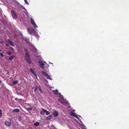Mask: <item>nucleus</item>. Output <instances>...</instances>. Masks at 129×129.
Here are the masks:
<instances>
[{"label":"nucleus","instance_id":"nucleus-32","mask_svg":"<svg viewBox=\"0 0 129 129\" xmlns=\"http://www.w3.org/2000/svg\"><path fill=\"white\" fill-rule=\"evenodd\" d=\"M2 83V81L0 80V84H1Z\"/></svg>","mask_w":129,"mask_h":129},{"label":"nucleus","instance_id":"nucleus-10","mask_svg":"<svg viewBox=\"0 0 129 129\" xmlns=\"http://www.w3.org/2000/svg\"><path fill=\"white\" fill-rule=\"evenodd\" d=\"M30 71L33 74H34V75L36 77H37V75H36V74L35 73L33 70V69L31 68L30 69Z\"/></svg>","mask_w":129,"mask_h":129},{"label":"nucleus","instance_id":"nucleus-12","mask_svg":"<svg viewBox=\"0 0 129 129\" xmlns=\"http://www.w3.org/2000/svg\"><path fill=\"white\" fill-rule=\"evenodd\" d=\"M52 116L50 115L48 117H46V119L47 120H49L52 118Z\"/></svg>","mask_w":129,"mask_h":129},{"label":"nucleus","instance_id":"nucleus-33","mask_svg":"<svg viewBox=\"0 0 129 129\" xmlns=\"http://www.w3.org/2000/svg\"><path fill=\"white\" fill-rule=\"evenodd\" d=\"M46 80V82L47 83H48V81H47V80Z\"/></svg>","mask_w":129,"mask_h":129},{"label":"nucleus","instance_id":"nucleus-40","mask_svg":"<svg viewBox=\"0 0 129 129\" xmlns=\"http://www.w3.org/2000/svg\"><path fill=\"white\" fill-rule=\"evenodd\" d=\"M14 72H13V74Z\"/></svg>","mask_w":129,"mask_h":129},{"label":"nucleus","instance_id":"nucleus-34","mask_svg":"<svg viewBox=\"0 0 129 129\" xmlns=\"http://www.w3.org/2000/svg\"><path fill=\"white\" fill-rule=\"evenodd\" d=\"M60 103H61V104H63V103H64V102H61Z\"/></svg>","mask_w":129,"mask_h":129},{"label":"nucleus","instance_id":"nucleus-30","mask_svg":"<svg viewBox=\"0 0 129 129\" xmlns=\"http://www.w3.org/2000/svg\"><path fill=\"white\" fill-rule=\"evenodd\" d=\"M6 74L8 75H9V72L8 71H7V73H6Z\"/></svg>","mask_w":129,"mask_h":129},{"label":"nucleus","instance_id":"nucleus-28","mask_svg":"<svg viewBox=\"0 0 129 129\" xmlns=\"http://www.w3.org/2000/svg\"><path fill=\"white\" fill-rule=\"evenodd\" d=\"M74 117H75V118H78V116L76 115V114H75V116H74Z\"/></svg>","mask_w":129,"mask_h":129},{"label":"nucleus","instance_id":"nucleus-41","mask_svg":"<svg viewBox=\"0 0 129 129\" xmlns=\"http://www.w3.org/2000/svg\"><path fill=\"white\" fill-rule=\"evenodd\" d=\"M2 43V42H1V43Z\"/></svg>","mask_w":129,"mask_h":129},{"label":"nucleus","instance_id":"nucleus-38","mask_svg":"<svg viewBox=\"0 0 129 129\" xmlns=\"http://www.w3.org/2000/svg\"><path fill=\"white\" fill-rule=\"evenodd\" d=\"M14 72H13V74Z\"/></svg>","mask_w":129,"mask_h":129},{"label":"nucleus","instance_id":"nucleus-36","mask_svg":"<svg viewBox=\"0 0 129 129\" xmlns=\"http://www.w3.org/2000/svg\"><path fill=\"white\" fill-rule=\"evenodd\" d=\"M58 101L60 102V101L58 100Z\"/></svg>","mask_w":129,"mask_h":129},{"label":"nucleus","instance_id":"nucleus-14","mask_svg":"<svg viewBox=\"0 0 129 129\" xmlns=\"http://www.w3.org/2000/svg\"><path fill=\"white\" fill-rule=\"evenodd\" d=\"M39 124V122H35L34 123V125L36 126H38Z\"/></svg>","mask_w":129,"mask_h":129},{"label":"nucleus","instance_id":"nucleus-3","mask_svg":"<svg viewBox=\"0 0 129 129\" xmlns=\"http://www.w3.org/2000/svg\"><path fill=\"white\" fill-rule=\"evenodd\" d=\"M27 30L29 34L30 35H33L34 34L35 31L34 29H30L29 28H27Z\"/></svg>","mask_w":129,"mask_h":129},{"label":"nucleus","instance_id":"nucleus-42","mask_svg":"<svg viewBox=\"0 0 129 129\" xmlns=\"http://www.w3.org/2000/svg\"><path fill=\"white\" fill-rule=\"evenodd\" d=\"M30 110H31V108H30Z\"/></svg>","mask_w":129,"mask_h":129},{"label":"nucleus","instance_id":"nucleus-4","mask_svg":"<svg viewBox=\"0 0 129 129\" xmlns=\"http://www.w3.org/2000/svg\"><path fill=\"white\" fill-rule=\"evenodd\" d=\"M30 22L31 24L34 26V27H38V26L36 25L34 20L32 19V18H30Z\"/></svg>","mask_w":129,"mask_h":129},{"label":"nucleus","instance_id":"nucleus-1","mask_svg":"<svg viewBox=\"0 0 129 129\" xmlns=\"http://www.w3.org/2000/svg\"><path fill=\"white\" fill-rule=\"evenodd\" d=\"M25 52V58L28 64L31 63V61L30 59V56L28 54V52L27 50L25 49H24Z\"/></svg>","mask_w":129,"mask_h":129},{"label":"nucleus","instance_id":"nucleus-44","mask_svg":"<svg viewBox=\"0 0 129 129\" xmlns=\"http://www.w3.org/2000/svg\"><path fill=\"white\" fill-rule=\"evenodd\" d=\"M10 120H11V119H10Z\"/></svg>","mask_w":129,"mask_h":129},{"label":"nucleus","instance_id":"nucleus-29","mask_svg":"<svg viewBox=\"0 0 129 129\" xmlns=\"http://www.w3.org/2000/svg\"><path fill=\"white\" fill-rule=\"evenodd\" d=\"M6 46L7 47H8L9 46V45L8 44H6Z\"/></svg>","mask_w":129,"mask_h":129},{"label":"nucleus","instance_id":"nucleus-35","mask_svg":"<svg viewBox=\"0 0 129 129\" xmlns=\"http://www.w3.org/2000/svg\"><path fill=\"white\" fill-rule=\"evenodd\" d=\"M2 51V50L0 49V52H1Z\"/></svg>","mask_w":129,"mask_h":129},{"label":"nucleus","instance_id":"nucleus-21","mask_svg":"<svg viewBox=\"0 0 129 129\" xmlns=\"http://www.w3.org/2000/svg\"><path fill=\"white\" fill-rule=\"evenodd\" d=\"M45 113L47 115H48L50 114V112L49 111H47L46 110V111L45 112Z\"/></svg>","mask_w":129,"mask_h":129},{"label":"nucleus","instance_id":"nucleus-24","mask_svg":"<svg viewBox=\"0 0 129 129\" xmlns=\"http://www.w3.org/2000/svg\"><path fill=\"white\" fill-rule=\"evenodd\" d=\"M21 119L22 118L20 116H19L18 117V119L19 121H21Z\"/></svg>","mask_w":129,"mask_h":129},{"label":"nucleus","instance_id":"nucleus-31","mask_svg":"<svg viewBox=\"0 0 129 129\" xmlns=\"http://www.w3.org/2000/svg\"><path fill=\"white\" fill-rule=\"evenodd\" d=\"M14 99L15 100H17L18 99L17 98H15Z\"/></svg>","mask_w":129,"mask_h":129},{"label":"nucleus","instance_id":"nucleus-8","mask_svg":"<svg viewBox=\"0 0 129 129\" xmlns=\"http://www.w3.org/2000/svg\"><path fill=\"white\" fill-rule=\"evenodd\" d=\"M53 116L54 117H56L58 115V112L56 111H55L53 113Z\"/></svg>","mask_w":129,"mask_h":129},{"label":"nucleus","instance_id":"nucleus-9","mask_svg":"<svg viewBox=\"0 0 129 129\" xmlns=\"http://www.w3.org/2000/svg\"><path fill=\"white\" fill-rule=\"evenodd\" d=\"M46 111V110L44 109L43 108L42 109L41 112V114L42 115H44L45 114V112Z\"/></svg>","mask_w":129,"mask_h":129},{"label":"nucleus","instance_id":"nucleus-5","mask_svg":"<svg viewBox=\"0 0 129 129\" xmlns=\"http://www.w3.org/2000/svg\"><path fill=\"white\" fill-rule=\"evenodd\" d=\"M38 62L40 65V67L42 69H44V63L42 61H38Z\"/></svg>","mask_w":129,"mask_h":129},{"label":"nucleus","instance_id":"nucleus-27","mask_svg":"<svg viewBox=\"0 0 129 129\" xmlns=\"http://www.w3.org/2000/svg\"><path fill=\"white\" fill-rule=\"evenodd\" d=\"M7 53L9 55H10L11 54V51H10L7 52Z\"/></svg>","mask_w":129,"mask_h":129},{"label":"nucleus","instance_id":"nucleus-7","mask_svg":"<svg viewBox=\"0 0 129 129\" xmlns=\"http://www.w3.org/2000/svg\"><path fill=\"white\" fill-rule=\"evenodd\" d=\"M7 42L8 43L9 42L12 46H14L15 44L13 42L11 41L9 39H8Z\"/></svg>","mask_w":129,"mask_h":129},{"label":"nucleus","instance_id":"nucleus-37","mask_svg":"<svg viewBox=\"0 0 129 129\" xmlns=\"http://www.w3.org/2000/svg\"><path fill=\"white\" fill-rule=\"evenodd\" d=\"M21 35V36H22V35Z\"/></svg>","mask_w":129,"mask_h":129},{"label":"nucleus","instance_id":"nucleus-25","mask_svg":"<svg viewBox=\"0 0 129 129\" xmlns=\"http://www.w3.org/2000/svg\"><path fill=\"white\" fill-rule=\"evenodd\" d=\"M25 2V3L27 4V5H28L29 4L28 2H27V1L26 0H24Z\"/></svg>","mask_w":129,"mask_h":129},{"label":"nucleus","instance_id":"nucleus-17","mask_svg":"<svg viewBox=\"0 0 129 129\" xmlns=\"http://www.w3.org/2000/svg\"><path fill=\"white\" fill-rule=\"evenodd\" d=\"M42 73L43 75L46 77L48 75L47 74L44 72H42Z\"/></svg>","mask_w":129,"mask_h":129},{"label":"nucleus","instance_id":"nucleus-19","mask_svg":"<svg viewBox=\"0 0 129 129\" xmlns=\"http://www.w3.org/2000/svg\"><path fill=\"white\" fill-rule=\"evenodd\" d=\"M75 114L73 112H71L70 113V115L71 116H74Z\"/></svg>","mask_w":129,"mask_h":129},{"label":"nucleus","instance_id":"nucleus-22","mask_svg":"<svg viewBox=\"0 0 129 129\" xmlns=\"http://www.w3.org/2000/svg\"><path fill=\"white\" fill-rule=\"evenodd\" d=\"M2 110L0 109V118H1L2 116Z\"/></svg>","mask_w":129,"mask_h":129},{"label":"nucleus","instance_id":"nucleus-18","mask_svg":"<svg viewBox=\"0 0 129 129\" xmlns=\"http://www.w3.org/2000/svg\"><path fill=\"white\" fill-rule=\"evenodd\" d=\"M18 82V81L17 80H16L15 81H13L12 83L13 84H17Z\"/></svg>","mask_w":129,"mask_h":129},{"label":"nucleus","instance_id":"nucleus-16","mask_svg":"<svg viewBox=\"0 0 129 129\" xmlns=\"http://www.w3.org/2000/svg\"><path fill=\"white\" fill-rule=\"evenodd\" d=\"M38 89L42 93H43L41 89V86L40 85H39L38 86Z\"/></svg>","mask_w":129,"mask_h":129},{"label":"nucleus","instance_id":"nucleus-20","mask_svg":"<svg viewBox=\"0 0 129 129\" xmlns=\"http://www.w3.org/2000/svg\"><path fill=\"white\" fill-rule=\"evenodd\" d=\"M35 88V89H34V91H36V90L38 89V86H36L35 88L34 87H33V88Z\"/></svg>","mask_w":129,"mask_h":129},{"label":"nucleus","instance_id":"nucleus-6","mask_svg":"<svg viewBox=\"0 0 129 129\" xmlns=\"http://www.w3.org/2000/svg\"><path fill=\"white\" fill-rule=\"evenodd\" d=\"M5 124L6 126H9L11 125V122L10 121L6 120L5 122Z\"/></svg>","mask_w":129,"mask_h":129},{"label":"nucleus","instance_id":"nucleus-26","mask_svg":"<svg viewBox=\"0 0 129 129\" xmlns=\"http://www.w3.org/2000/svg\"><path fill=\"white\" fill-rule=\"evenodd\" d=\"M0 55L1 56V57H2L3 56H4V55L3 53H0Z\"/></svg>","mask_w":129,"mask_h":129},{"label":"nucleus","instance_id":"nucleus-43","mask_svg":"<svg viewBox=\"0 0 129 129\" xmlns=\"http://www.w3.org/2000/svg\"><path fill=\"white\" fill-rule=\"evenodd\" d=\"M44 62L46 63V62L45 61Z\"/></svg>","mask_w":129,"mask_h":129},{"label":"nucleus","instance_id":"nucleus-2","mask_svg":"<svg viewBox=\"0 0 129 129\" xmlns=\"http://www.w3.org/2000/svg\"><path fill=\"white\" fill-rule=\"evenodd\" d=\"M11 12L13 18L14 19H16L17 18V16L16 12L13 10H11Z\"/></svg>","mask_w":129,"mask_h":129},{"label":"nucleus","instance_id":"nucleus-11","mask_svg":"<svg viewBox=\"0 0 129 129\" xmlns=\"http://www.w3.org/2000/svg\"><path fill=\"white\" fill-rule=\"evenodd\" d=\"M54 94H57L58 93V91L57 90H54L52 92Z\"/></svg>","mask_w":129,"mask_h":129},{"label":"nucleus","instance_id":"nucleus-15","mask_svg":"<svg viewBox=\"0 0 129 129\" xmlns=\"http://www.w3.org/2000/svg\"><path fill=\"white\" fill-rule=\"evenodd\" d=\"M15 56L14 55H12L9 58V60H12L14 57Z\"/></svg>","mask_w":129,"mask_h":129},{"label":"nucleus","instance_id":"nucleus-39","mask_svg":"<svg viewBox=\"0 0 129 129\" xmlns=\"http://www.w3.org/2000/svg\"><path fill=\"white\" fill-rule=\"evenodd\" d=\"M14 72H13V74Z\"/></svg>","mask_w":129,"mask_h":129},{"label":"nucleus","instance_id":"nucleus-13","mask_svg":"<svg viewBox=\"0 0 129 129\" xmlns=\"http://www.w3.org/2000/svg\"><path fill=\"white\" fill-rule=\"evenodd\" d=\"M13 111L14 112H19L20 110L19 109H14L13 110Z\"/></svg>","mask_w":129,"mask_h":129},{"label":"nucleus","instance_id":"nucleus-23","mask_svg":"<svg viewBox=\"0 0 129 129\" xmlns=\"http://www.w3.org/2000/svg\"><path fill=\"white\" fill-rule=\"evenodd\" d=\"M47 78L49 79V80H52V79H51L50 78V76L48 75L47 76Z\"/></svg>","mask_w":129,"mask_h":129}]
</instances>
